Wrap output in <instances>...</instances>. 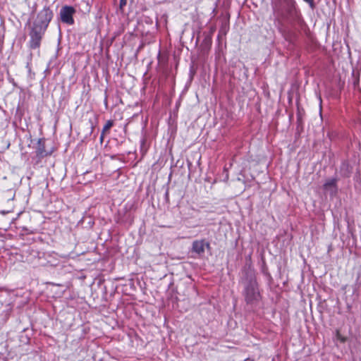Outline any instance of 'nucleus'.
I'll return each instance as SVG.
<instances>
[{
	"label": "nucleus",
	"mask_w": 361,
	"mask_h": 361,
	"mask_svg": "<svg viewBox=\"0 0 361 361\" xmlns=\"http://www.w3.org/2000/svg\"><path fill=\"white\" fill-rule=\"evenodd\" d=\"M240 284L243 287L242 295L247 305H255L260 299V293L253 269H244Z\"/></svg>",
	"instance_id": "f257e3e1"
},
{
	"label": "nucleus",
	"mask_w": 361,
	"mask_h": 361,
	"mask_svg": "<svg viewBox=\"0 0 361 361\" xmlns=\"http://www.w3.org/2000/svg\"><path fill=\"white\" fill-rule=\"evenodd\" d=\"M274 12L291 25L300 20V14L292 1L287 2L285 12L276 6L274 7Z\"/></svg>",
	"instance_id": "f03ea898"
},
{
	"label": "nucleus",
	"mask_w": 361,
	"mask_h": 361,
	"mask_svg": "<svg viewBox=\"0 0 361 361\" xmlns=\"http://www.w3.org/2000/svg\"><path fill=\"white\" fill-rule=\"evenodd\" d=\"M45 31V29L42 28L37 25H32L29 32L30 40L28 42L29 47L31 49H37L39 48Z\"/></svg>",
	"instance_id": "7ed1b4c3"
},
{
	"label": "nucleus",
	"mask_w": 361,
	"mask_h": 361,
	"mask_svg": "<svg viewBox=\"0 0 361 361\" xmlns=\"http://www.w3.org/2000/svg\"><path fill=\"white\" fill-rule=\"evenodd\" d=\"M53 16L54 13L50 8L49 6H44V8L38 13L37 18L32 24L47 30Z\"/></svg>",
	"instance_id": "20e7f679"
},
{
	"label": "nucleus",
	"mask_w": 361,
	"mask_h": 361,
	"mask_svg": "<svg viewBox=\"0 0 361 361\" xmlns=\"http://www.w3.org/2000/svg\"><path fill=\"white\" fill-rule=\"evenodd\" d=\"M75 13V10L73 6H64L60 10V18L61 20L68 25H73L74 20L73 18V14Z\"/></svg>",
	"instance_id": "39448f33"
},
{
	"label": "nucleus",
	"mask_w": 361,
	"mask_h": 361,
	"mask_svg": "<svg viewBox=\"0 0 361 361\" xmlns=\"http://www.w3.org/2000/svg\"><path fill=\"white\" fill-rule=\"evenodd\" d=\"M205 247L209 248L210 245L204 239L193 241L192 245V251L198 255H202L204 253Z\"/></svg>",
	"instance_id": "423d86ee"
},
{
	"label": "nucleus",
	"mask_w": 361,
	"mask_h": 361,
	"mask_svg": "<svg viewBox=\"0 0 361 361\" xmlns=\"http://www.w3.org/2000/svg\"><path fill=\"white\" fill-rule=\"evenodd\" d=\"M324 189L326 191H329L331 194H335L336 192V180L334 178L329 179L324 185Z\"/></svg>",
	"instance_id": "0eeeda50"
},
{
	"label": "nucleus",
	"mask_w": 361,
	"mask_h": 361,
	"mask_svg": "<svg viewBox=\"0 0 361 361\" xmlns=\"http://www.w3.org/2000/svg\"><path fill=\"white\" fill-rule=\"evenodd\" d=\"M114 125V122L113 121H108L106 124L104 125V126L103 127V129H102V135H101V140H102L103 139V137H104V135L108 132L109 130V129L113 126Z\"/></svg>",
	"instance_id": "6e6552de"
},
{
	"label": "nucleus",
	"mask_w": 361,
	"mask_h": 361,
	"mask_svg": "<svg viewBox=\"0 0 361 361\" xmlns=\"http://www.w3.org/2000/svg\"><path fill=\"white\" fill-rule=\"evenodd\" d=\"M41 144H42V140H38V149H37V152L38 154H42L44 152V149L43 147H41Z\"/></svg>",
	"instance_id": "1a4fd4ad"
},
{
	"label": "nucleus",
	"mask_w": 361,
	"mask_h": 361,
	"mask_svg": "<svg viewBox=\"0 0 361 361\" xmlns=\"http://www.w3.org/2000/svg\"><path fill=\"white\" fill-rule=\"evenodd\" d=\"M127 0H120L119 7L121 10H123V7L126 5Z\"/></svg>",
	"instance_id": "9d476101"
},
{
	"label": "nucleus",
	"mask_w": 361,
	"mask_h": 361,
	"mask_svg": "<svg viewBox=\"0 0 361 361\" xmlns=\"http://www.w3.org/2000/svg\"><path fill=\"white\" fill-rule=\"evenodd\" d=\"M305 2L308 3L311 8H314V0H304Z\"/></svg>",
	"instance_id": "9b49d317"
},
{
	"label": "nucleus",
	"mask_w": 361,
	"mask_h": 361,
	"mask_svg": "<svg viewBox=\"0 0 361 361\" xmlns=\"http://www.w3.org/2000/svg\"><path fill=\"white\" fill-rule=\"evenodd\" d=\"M320 104L322 103V98L319 97Z\"/></svg>",
	"instance_id": "f8f14e48"
}]
</instances>
